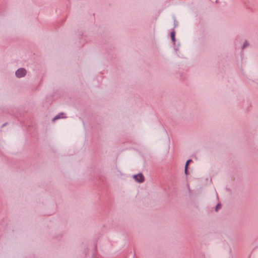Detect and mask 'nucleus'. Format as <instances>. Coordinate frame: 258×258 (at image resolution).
Wrapping results in <instances>:
<instances>
[{"label":"nucleus","mask_w":258,"mask_h":258,"mask_svg":"<svg viewBox=\"0 0 258 258\" xmlns=\"http://www.w3.org/2000/svg\"><path fill=\"white\" fill-rule=\"evenodd\" d=\"M26 74V71L23 68L18 69L16 72V75L18 78H22L24 77Z\"/></svg>","instance_id":"1"},{"label":"nucleus","mask_w":258,"mask_h":258,"mask_svg":"<svg viewBox=\"0 0 258 258\" xmlns=\"http://www.w3.org/2000/svg\"><path fill=\"white\" fill-rule=\"evenodd\" d=\"M135 179L139 182H142L144 181V177L142 174H138L134 176Z\"/></svg>","instance_id":"2"},{"label":"nucleus","mask_w":258,"mask_h":258,"mask_svg":"<svg viewBox=\"0 0 258 258\" xmlns=\"http://www.w3.org/2000/svg\"><path fill=\"white\" fill-rule=\"evenodd\" d=\"M191 162H192V160L189 159V160H187L185 166V173L186 174H187V167H188L189 163H190Z\"/></svg>","instance_id":"3"},{"label":"nucleus","mask_w":258,"mask_h":258,"mask_svg":"<svg viewBox=\"0 0 258 258\" xmlns=\"http://www.w3.org/2000/svg\"><path fill=\"white\" fill-rule=\"evenodd\" d=\"M175 33L174 31H173L171 33V40L173 42H175Z\"/></svg>","instance_id":"4"},{"label":"nucleus","mask_w":258,"mask_h":258,"mask_svg":"<svg viewBox=\"0 0 258 258\" xmlns=\"http://www.w3.org/2000/svg\"><path fill=\"white\" fill-rule=\"evenodd\" d=\"M221 205L220 204H217L216 207V211H217L219 209L221 208Z\"/></svg>","instance_id":"5"},{"label":"nucleus","mask_w":258,"mask_h":258,"mask_svg":"<svg viewBox=\"0 0 258 258\" xmlns=\"http://www.w3.org/2000/svg\"><path fill=\"white\" fill-rule=\"evenodd\" d=\"M60 117L59 116H58V117H56L55 118H59Z\"/></svg>","instance_id":"6"}]
</instances>
